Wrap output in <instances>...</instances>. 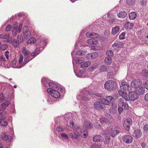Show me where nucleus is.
<instances>
[{"label":"nucleus","mask_w":148,"mask_h":148,"mask_svg":"<svg viewBox=\"0 0 148 148\" xmlns=\"http://www.w3.org/2000/svg\"><path fill=\"white\" fill-rule=\"evenodd\" d=\"M120 87L121 90L119 91L129 92L131 90L129 84L126 82H121L120 84Z\"/></svg>","instance_id":"obj_3"},{"label":"nucleus","mask_w":148,"mask_h":148,"mask_svg":"<svg viewBox=\"0 0 148 148\" xmlns=\"http://www.w3.org/2000/svg\"><path fill=\"white\" fill-rule=\"evenodd\" d=\"M113 73L112 72H110L108 73V77L110 79L113 77Z\"/></svg>","instance_id":"obj_59"},{"label":"nucleus","mask_w":148,"mask_h":148,"mask_svg":"<svg viewBox=\"0 0 148 148\" xmlns=\"http://www.w3.org/2000/svg\"><path fill=\"white\" fill-rule=\"evenodd\" d=\"M103 139L104 138L100 135L95 136L93 138V141L95 142H101L103 140Z\"/></svg>","instance_id":"obj_14"},{"label":"nucleus","mask_w":148,"mask_h":148,"mask_svg":"<svg viewBox=\"0 0 148 148\" xmlns=\"http://www.w3.org/2000/svg\"><path fill=\"white\" fill-rule=\"evenodd\" d=\"M110 137L109 136H108L105 137V144H108L110 142Z\"/></svg>","instance_id":"obj_44"},{"label":"nucleus","mask_w":148,"mask_h":148,"mask_svg":"<svg viewBox=\"0 0 148 148\" xmlns=\"http://www.w3.org/2000/svg\"><path fill=\"white\" fill-rule=\"evenodd\" d=\"M113 47L117 46L119 48H122L123 46V44L121 42H119L118 43H115L113 45Z\"/></svg>","instance_id":"obj_36"},{"label":"nucleus","mask_w":148,"mask_h":148,"mask_svg":"<svg viewBox=\"0 0 148 148\" xmlns=\"http://www.w3.org/2000/svg\"><path fill=\"white\" fill-rule=\"evenodd\" d=\"M104 87L108 91H113L116 89L117 84L114 81L109 80L105 83Z\"/></svg>","instance_id":"obj_1"},{"label":"nucleus","mask_w":148,"mask_h":148,"mask_svg":"<svg viewBox=\"0 0 148 148\" xmlns=\"http://www.w3.org/2000/svg\"><path fill=\"white\" fill-rule=\"evenodd\" d=\"M17 32V23H15L13 29L12 34L13 36H16V33Z\"/></svg>","instance_id":"obj_22"},{"label":"nucleus","mask_w":148,"mask_h":148,"mask_svg":"<svg viewBox=\"0 0 148 148\" xmlns=\"http://www.w3.org/2000/svg\"><path fill=\"white\" fill-rule=\"evenodd\" d=\"M119 27L118 26H116L112 28V34L113 35L115 34L119 31Z\"/></svg>","instance_id":"obj_24"},{"label":"nucleus","mask_w":148,"mask_h":148,"mask_svg":"<svg viewBox=\"0 0 148 148\" xmlns=\"http://www.w3.org/2000/svg\"><path fill=\"white\" fill-rule=\"evenodd\" d=\"M123 109L122 107H121V106H119L118 110L119 114H121L123 111Z\"/></svg>","instance_id":"obj_57"},{"label":"nucleus","mask_w":148,"mask_h":148,"mask_svg":"<svg viewBox=\"0 0 148 148\" xmlns=\"http://www.w3.org/2000/svg\"><path fill=\"white\" fill-rule=\"evenodd\" d=\"M114 101V98L111 96H107L105 98H102L101 99V102L103 103L104 105H108L110 103L113 104Z\"/></svg>","instance_id":"obj_4"},{"label":"nucleus","mask_w":148,"mask_h":148,"mask_svg":"<svg viewBox=\"0 0 148 148\" xmlns=\"http://www.w3.org/2000/svg\"><path fill=\"white\" fill-rule=\"evenodd\" d=\"M120 131L117 130H111L110 133L111 136L113 137H115L116 136L119 134Z\"/></svg>","instance_id":"obj_21"},{"label":"nucleus","mask_w":148,"mask_h":148,"mask_svg":"<svg viewBox=\"0 0 148 148\" xmlns=\"http://www.w3.org/2000/svg\"><path fill=\"white\" fill-rule=\"evenodd\" d=\"M88 131L87 130H82L81 132V136L84 138H86L88 136Z\"/></svg>","instance_id":"obj_25"},{"label":"nucleus","mask_w":148,"mask_h":148,"mask_svg":"<svg viewBox=\"0 0 148 148\" xmlns=\"http://www.w3.org/2000/svg\"><path fill=\"white\" fill-rule=\"evenodd\" d=\"M12 43L14 47H17L19 43L16 40H14L12 42Z\"/></svg>","instance_id":"obj_45"},{"label":"nucleus","mask_w":148,"mask_h":148,"mask_svg":"<svg viewBox=\"0 0 148 148\" xmlns=\"http://www.w3.org/2000/svg\"><path fill=\"white\" fill-rule=\"evenodd\" d=\"M39 51V49H37L35 50L34 52L32 53L31 54H30L29 56L30 57V58H31V57H34L36 56L37 54L39 53H38Z\"/></svg>","instance_id":"obj_35"},{"label":"nucleus","mask_w":148,"mask_h":148,"mask_svg":"<svg viewBox=\"0 0 148 148\" xmlns=\"http://www.w3.org/2000/svg\"><path fill=\"white\" fill-rule=\"evenodd\" d=\"M70 126L71 127L75 130H78L80 128V127L75 125L73 122H71Z\"/></svg>","instance_id":"obj_26"},{"label":"nucleus","mask_w":148,"mask_h":148,"mask_svg":"<svg viewBox=\"0 0 148 148\" xmlns=\"http://www.w3.org/2000/svg\"><path fill=\"white\" fill-rule=\"evenodd\" d=\"M117 108L116 107L113 106L112 108H110L109 110L110 112L112 114H116L117 112Z\"/></svg>","instance_id":"obj_23"},{"label":"nucleus","mask_w":148,"mask_h":148,"mask_svg":"<svg viewBox=\"0 0 148 148\" xmlns=\"http://www.w3.org/2000/svg\"><path fill=\"white\" fill-rule=\"evenodd\" d=\"M84 125L87 129H91L93 127V125L90 121H86L84 122Z\"/></svg>","instance_id":"obj_19"},{"label":"nucleus","mask_w":148,"mask_h":148,"mask_svg":"<svg viewBox=\"0 0 148 148\" xmlns=\"http://www.w3.org/2000/svg\"><path fill=\"white\" fill-rule=\"evenodd\" d=\"M135 2V0H126V2L128 5H133Z\"/></svg>","instance_id":"obj_43"},{"label":"nucleus","mask_w":148,"mask_h":148,"mask_svg":"<svg viewBox=\"0 0 148 148\" xmlns=\"http://www.w3.org/2000/svg\"><path fill=\"white\" fill-rule=\"evenodd\" d=\"M134 135L136 138H139L142 136V133L140 129H138L134 131Z\"/></svg>","instance_id":"obj_18"},{"label":"nucleus","mask_w":148,"mask_h":148,"mask_svg":"<svg viewBox=\"0 0 148 148\" xmlns=\"http://www.w3.org/2000/svg\"><path fill=\"white\" fill-rule=\"evenodd\" d=\"M124 100L123 98H120L118 99V106H121L124 103Z\"/></svg>","instance_id":"obj_37"},{"label":"nucleus","mask_w":148,"mask_h":148,"mask_svg":"<svg viewBox=\"0 0 148 148\" xmlns=\"http://www.w3.org/2000/svg\"><path fill=\"white\" fill-rule=\"evenodd\" d=\"M101 145L95 144L91 146V148H101Z\"/></svg>","instance_id":"obj_48"},{"label":"nucleus","mask_w":148,"mask_h":148,"mask_svg":"<svg viewBox=\"0 0 148 148\" xmlns=\"http://www.w3.org/2000/svg\"><path fill=\"white\" fill-rule=\"evenodd\" d=\"M144 134L148 135V124H145L143 127Z\"/></svg>","instance_id":"obj_27"},{"label":"nucleus","mask_w":148,"mask_h":148,"mask_svg":"<svg viewBox=\"0 0 148 148\" xmlns=\"http://www.w3.org/2000/svg\"><path fill=\"white\" fill-rule=\"evenodd\" d=\"M135 91L139 95H143L145 92V88L141 86L135 89Z\"/></svg>","instance_id":"obj_17"},{"label":"nucleus","mask_w":148,"mask_h":148,"mask_svg":"<svg viewBox=\"0 0 148 148\" xmlns=\"http://www.w3.org/2000/svg\"><path fill=\"white\" fill-rule=\"evenodd\" d=\"M48 85L50 87L53 88V89L55 88H58V87L57 86L56 84H54V83H53L52 82H48L47 83Z\"/></svg>","instance_id":"obj_32"},{"label":"nucleus","mask_w":148,"mask_h":148,"mask_svg":"<svg viewBox=\"0 0 148 148\" xmlns=\"http://www.w3.org/2000/svg\"><path fill=\"white\" fill-rule=\"evenodd\" d=\"M132 120L130 118H128L125 120L123 123L124 128L127 130H129L130 129V126L132 124Z\"/></svg>","instance_id":"obj_10"},{"label":"nucleus","mask_w":148,"mask_h":148,"mask_svg":"<svg viewBox=\"0 0 148 148\" xmlns=\"http://www.w3.org/2000/svg\"><path fill=\"white\" fill-rule=\"evenodd\" d=\"M112 58L109 56L106 57L104 61L105 63L106 64H110L112 62Z\"/></svg>","instance_id":"obj_33"},{"label":"nucleus","mask_w":148,"mask_h":148,"mask_svg":"<svg viewBox=\"0 0 148 148\" xmlns=\"http://www.w3.org/2000/svg\"><path fill=\"white\" fill-rule=\"evenodd\" d=\"M110 69V67L107 65H104L100 66L99 68V70L101 72H103L109 71Z\"/></svg>","instance_id":"obj_15"},{"label":"nucleus","mask_w":148,"mask_h":148,"mask_svg":"<svg viewBox=\"0 0 148 148\" xmlns=\"http://www.w3.org/2000/svg\"><path fill=\"white\" fill-rule=\"evenodd\" d=\"M94 107L96 109L101 110L103 109L105 106L104 104L101 101H97L95 102L94 104Z\"/></svg>","instance_id":"obj_11"},{"label":"nucleus","mask_w":148,"mask_h":148,"mask_svg":"<svg viewBox=\"0 0 148 148\" xmlns=\"http://www.w3.org/2000/svg\"><path fill=\"white\" fill-rule=\"evenodd\" d=\"M22 53L25 56L24 61L23 64L25 65L27 62H29L32 59V58H30V52L27 49L23 47V49Z\"/></svg>","instance_id":"obj_2"},{"label":"nucleus","mask_w":148,"mask_h":148,"mask_svg":"<svg viewBox=\"0 0 148 148\" xmlns=\"http://www.w3.org/2000/svg\"><path fill=\"white\" fill-rule=\"evenodd\" d=\"M110 133V131L108 130H103L101 132V134L103 135H108Z\"/></svg>","instance_id":"obj_47"},{"label":"nucleus","mask_w":148,"mask_h":148,"mask_svg":"<svg viewBox=\"0 0 148 148\" xmlns=\"http://www.w3.org/2000/svg\"><path fill=\"white\" fill-rule=\"evenodd\" d=\"M86 42L89 45H95L98 43V42L96 39H90L87 40Z\"/></svg>","instance_id":"obj_16"},{"label":"nucleus","mask_w":148,"mask_h":148,"mask_svg":"<svg viewBox=\"0 0 148 148\" xmlns=\"http://www.w3.org/2000/svg\"><path fill=\"white\" fill-rule=\"evenodd\" d=\"M143 85L145 88L147 90H148V81L145 82H144Z\"/></svg>","instance_id":"obj_63"},{"label":"nucleus","mask_w":148,"mask_h":148,"mask_svg":"<svg viewBox=\"0 0 148 148\" xmlns=\"http://www.w3.org/2000/svg\"><path fill=\"white\" fill-rule=\"evenodd\" d=\"M0 148H9L8 147L5 145L4 142H1L0 143Z\"/></svg>","instance_id":"obj_46"},{"label":"nucleus","mask_w":148,"mask_h":148,"mask_svg":"<svg viewBox=\"0 0 148 148\" xmlns=\"http://www.w3.org/2000/svg\"><path fill=\"white\" fill-rule=\"evenodd\" d=\"M28 27L26 25L24 26L23 27V37L26 39H28L31 36V33L29 30H27Z\"/></svg>","instance_id":"obj_7"},{"label":"nucleus","mask_w":148,"mask_h":148,"mask_svg":"<svg viewBox=\"0 0 148 148\" xmlns=\"http://www.w3.org/2000/svg\"><path fill=\"white\" fill-rule=\"evenodd\" d=\"M18 43H21L23 40V38L22 39L21 37L20 36L18 35Z\"/></svg>","instance_id":"obj_60"},{"label":"nucleus","mask_w":148,"mask_h":148,"mask_svg":"<svg viewBox=\"0 0 148 148\" xmlns=\"http://www.w3.org/2000/svg\"><path fill=\"white\" fill-rule=\"evenodd\" d=\"M8 46L6 44H3L1 46V49L4 50L5 49L8 47Z\"/></svg>","instance_id":"obj_64"},{"label":"nucleus","mask_w":148,"mask_h":148,"mask_svg":"<svg viewBox=\"0 0 148 148\" xmlns=\"http://www.w3.org/2000/svg\"><path fill=\"white\" fill-rule=\"evenodd\" d=\"M81 99V100L83 101L86 102L89 100V99L88 98L86 97L85 96H82L80 97V95H79L78 97V99Z\"/></svg>","instance_id":"obj_40"},{"label":"nucleus","mask_w":148,"mask_h":148,"mask_svg":"<svg viewBox=\"0 0 148 148\" xmlns=\"http://www.w3.org/2000/svg\"><path fill=\"white\" fill-rule=\"evenodd\" d=\"M127 15V13L124 11L121 12L118 14V16L119 17L121 18H124Z\"/></svg>","instance_id":"obj_30"},{"label":"nucleus","mask_w":148,"mask_h":148,"mask_svg":"<svg viewBox=\"0 0 148 148\" xmlns=\"http://www.w3.org/2000/svg\"><path fill=\"white\" fill-rule=\"evenodd\" d=\"M106 54L108 57H111L113 55V53L111 50H108L106 52Z\"/></svg>","instance_id":"obj_52"},{"label":"nucleus","mask_w":148,"mask_h":148,"mask_svg":"<svg viewBox=\"0 0 148 148\" xmlns=\"http://www.w3.org/2000/svg\"><path fill=\"white\" fill-rule=\"evenodd\" d=\"M122 107L125 110H127L128 109V106L127 103H124L123 104V105H122Z\"/></svg>","instance_id":"obj_53"},{"label":"nucleus","mask_w":148,"mask_h":148,"mask_svg":"<svg viewBox=\"0 0 148 148\" xmlns=\"http://www.w3.org/2000/svg\"><path fill=\"white\" fill-rule=\"evenodd\" d=\"M122 140L123 142L126 143L130 144L132 142L133 138L130 135H126L123 137Z\"/></svg>","instance_id":"obj_12"},{"label":"nucleus","mask_w":148,"mask_h":148,"mask_svg":"<svg viewBox=\"0 0 148 148\" xmlns=\"http://www.w3.org/2000/svg\"><path fill=\"white\" fill-rule=\"evenodd\" d=\"M136 17V14L135 12H132L129 14V18L133 20L135 19Z\"/></svg>","instance_id":"obj_28"},{"label":"nucleus","mask_w":148,"mask_h":148,"mask_svg":"<svg viewBox=\"0 0 148 148\" xmlns=\"http://www.w3.org/2000/svg\"><path fill=\"white\" fill-rule=\"evenodd\" d=\"M91 38H92V39H95L99 37L98 35L95 33H91Z\"/></svg>","instance_id":"obj_42"},{"label":"nucleus","mask_w":148,"mask_h":148,"mask_svg":"<svg viewBox=\"0 0 148 148\" xmlns=\"http://www.w3.org/2000/svg\"><path fill=\"white\" fill-rule=\"evenodd\" d=\"M141 75L145 77L148 76V71L147 69H144L141 72Z\"/></svg>","instance_id":"obj_34"},{"label":"nucleus","mask_w":148,"mask_h":148,"mask_svg":"<svg viewBox=\"0 0 148 148\" xmlns=\"http://www.w3.org/2000/svg\"><path fill=\"white\" fill-rule=\"evenodd\" d=\"M0 138L5 141L8 143L7 145H9V144L8 143L11 142L12 140L11 136L5 133L2 134L0 136Z\"/></svg>","instance_id":"obj_9"},{"label":"nucleus","mask_w":148,"mask_h":148,"mask_svg":"<svg viewBox=\"0 0 148 148\" xmlns=\"http://www.w3.org/2000/svg\"><path fill=\"white\" fill-rule=\"evenodd\" d=\"M90 64V61H86L84 62L81 65V67L82 68L87 67Z\"/></svg>","instance_id":"obj_29"},{"label":"nucleus","mask_w":148,"mask_h":148,"mask_svg":"<svg viewBox=\"0 0 148 148\" xmlns=\"http://www.w3.org/2000/svg\"><path fill=\"white\" fill-rule=\"evenodd\" d=\"M82 92L83 93H84L85 92V94L86 95L87 94H88L91 97H92L93 92L92 91H88V90H84V91H82Z\"/></svg>","instance_id":"obj_38"},{"label":"nucleus","mask_w":148,"mask_h":148,"mask_svg":"<svg viewBox=\"0 0 148 148\" xmlns=\"http://www.w3.org/2000/svg\"><path fill=\"white\" fill-rule=\"evenodd\" d=\"M142 80L141 79H135L132 81L131 83V86L132 87L134 88L135 89L142 86Z\"/></svg>","instance_id":"obj_5"},{"label":"nucleus","mask_w":148,"mask_h":148,"mask_svg":"<svg viewBox=\"0 0 148 148\" xmlns=\"http://www.w3.org/2000/svg\"><path fill=\"white\" fill-rule=\"evenodd\" d=\"M35 42L36 39L34 38H32L27 41V43L28 44L34 43Z\"/></svg>","instance_id":"obj_41"},{"label":"nucleus","mask_w":148,"mask_h":148,"mask_svg":"<svg viewBox=\"0 0 148 148\" xmlns=\"http://www.w3.org/2000/svg\"><path fill=\"white\" fill-rule=\"evenodd\" d=\"M5 60V57L3 56H0V64H2Z\"/></svg>","instance_id":"obj_49"},{"label":"nucleus","mask_w":148,"mask_h":148,"mask_svg":"<svg viewBox=\"0 0 148 148\" xmlns=\"http://www.w3.org/2000/svg\"><path fill=\"white\" fill-rule=\"evenodd\" d=\"M127 92H122L121 91H119V95H121L123 99H125L126 101L129 100V95H128L127 93Z\"/></svg>","instance_id":"obj_13"},{"label":"nucleus","mask_w":148,"mask_h":148,"mask_svg":"<svg viewBox=\"0 0 148 148\" xmlns=\"http://www.w3.org/2000/svg\"><path fill=\"white\" fill-rule=\"evenodd\" d=\"M23 57L22 55H20V56L19 58V62L20 64H21L23 61Z\"/></svg>","instance_id":"obj_61"},{"label":"nucleus","mask_w":148,"mask_h":148,"mask_svg":"<svg viewBox=\"0 0 148 148\" xmlns=\"http://www.w3.org/2000/svg\"><path fill=\"white\" fill-rule=\"evenodd\" d=\"M4 97L3 96V93L0 94V102H2L4 100Z\"/></svg>","instance_id":"obj_56"},{"label":"nucleus","mask_w":148,"mask_h":148,"mask_svg":"<svg viewBox=\"0 0 148 148\" xmlns=\"http://www.w3.org/2000/svg\"><path fill=\"white\" fill-rule=\"evenodd\" d=\"M69 135L70 138L75 139H78V137L79 136V134L78 132L74 133H70Z\"/></svg>","instance_id":"obj_20"},{"label":"nucleus","mask_w":148,"mask_h":148,"mask_svg":"<svg viewBox=\"0 0 148 148\" xmlns=\"http://www.w3.org/2000/svg\"><path fill=\"white\" fill-rule=\"evenodd\" d=\"M90 56L92 57V59L96 58L98 56V54L96 52L90 53Z\"/></svg>","instance_id":"obj_50"},{"label":"nucleus","mask_w":148,"mask_h":148,"mask_svg":"<svg viewBox=\"0 0 148 148\" xmlns=\"http://www.w3.org/2000/svg\"><path fill=\"white\" fill-rule=\"evenodd\" d=\"M61 136L63 138H65L66 139H67L68 138V136L66 134L62 133L61 134Z\"/></svg>","instance_id":"obj_62"},{"label":"nucleus","mask_w":148,"mask_h":148,"mask_svg":"<svg viewBox=\"0 0 148 148\" xmlns=\"http://www.w3.org/2000/svg\"><path fill=\"white\" fill-rule=\"evenodd\" d=\"M125 32H122L119 36V38L120 39H125Z\"/></svg>","instance_id":"obj_55"},{"label":"nucleus","mask_w":148,"mask_h":148,"mask_svg":"<svg viewBox=\"0 0 148 148\" xmlns=\"http://www.w3.org/2000/svg\"><path fill=\"white\" fill-rule=\"evenodd\" d=\"M125 25L127 27H129V28L133 26V24L129 22H126Z\"/></svg>","instance_id":"obj_54"},{"label":"nucleus","mask_w":148,"mask_h":148,"mask_svg":"<svg viewBox=\"0 0 148 148\" xmlns=\"http://www.w3.org/2000/svg\"><path fill=\"white\" fill-rule=\"evenodd\" d=\"M84 58L82 57H79L76 60V62H78L79 63L82 64L84 62Z\"/></svg>","instance_id":"obj_39"},{"label":"nucleus","mask_w":148,"mask_h":148,"mask_svg":"<svg viewBox=\"0 0 148 148\" xmlns=\"http://www.w3.org/2000/svg\"><path fill=\"white\" fill-rule=\"evenodd\" d=\"M47 90L48 92L51 94V96L55 98H58L60 96V93L54 89H52L51 88H49Z\"/></svg>","instance_id":"obj_6"},{"label":"nucleus","mask_w":148,"mask_h":148,"mask_svg":"<svg viewBox=\"0 0 148 148\" xmlns=\"http://www.w3.org/2000/svg\"><path fill=\"white\" fill-rule=\"evenodd\" d=\"M100 121L101 123L103 124H107L109 122V120L104 117L101 118Z\"/></svg>","instance_id":"obj_31"},{"label":"nucleus","mask_w":148,"mask_h":148,"mask_svg":"<svg viewBox=\"0 0 148 148\" xmlns=\"http://www.w3.org/2000/svg\"><path fill=\"white\" fill-rule=\"evenodd\" d=\"M138 94L135 91H131L129 93V100L134 101L138 97Z\"/></svg>","instance_id":"obj_8"},{"label":"nucleus","mask_w":148,"mask_h":148,"mask_svg":"<svg viewBox=\"0 0 148 148\" xmlns=\"http://www.w3.org/2000/svg\"><path fill=\"white\" fill-rule=\"evenodd\" d=\"M10 103L9 101H7L1 104V106H5L7 107L8 106Z\"/></svg>","instance_id":"obj_51"},{"label":"nucleus","mask_w":148,"mask_h":148,"mask_svg":"<svg viewBox=\"0 0 148 148\" xmlns=\"http://www.w3.org/2000/svg\"><path fill=\"white\" fill-rule=\"evenodd\" d=\"M57 130L58 132L62 131L64 130V129L60 126H58L57 128Z\"/></svg>","instance_id":"obj_58"}]
</instances>
